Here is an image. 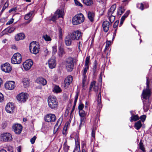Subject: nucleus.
<instances>
[{"mask_svg": "<svg viewBox=\"0 0 152 152\" xmlns=\"http://www.w3.org/2000/svg\"><path fill=\"white\" fill-rule=\"evenodd\" d=\"M1 68L2 71L7 73L10 72L12 70L11 66L8 63L2 64L1 65Z\"/></svg>", "mask_w": 152, "mask_h": 152, "instance_id": "nucleus-9", "label": "nucleus"}, {"mask_svg": "<svg viewBox=\"0 0 152 152\" xmlns=\"http://www.w3.org/2000/svg\"><path fill=\"white\" fill-rule=\"evenodd\" d=\"M137 7L141 10H143L144 9V5L142 3H138L137 5Z\"/></svg>", "mask_w": 152, "mask_h": 152, "instance_id": "nucleus-37", "label": "nucleus"}, {"mask_svg": "<svg viewBox=\"0 0 152 152\" xmlns=\"http://www.w3.org/2000/svg\"><path fill=\"white\" fill-rule=\"evenodd\" d=\"M83 2L87 6H91L93 4V0H82Z\"/></svg>", "mask_w": 152, "mask_h": 152, "instance_id": "nucleus-29", "label": "nucleus"}, {"mask_svg": "<svg viewBox=\"0 0 152 152\" xmlns=\"http://www.w3.org/2000/svg\"><path fill=\"white\" fill-rule=\"evenodd\" d=\"M62 91L61 88L58 86L55 85L53 89V91L56 93H58Z\"/></svg>", "mask_w": 152, "mask_h": 152, "instance_id": "nucleus-27", "label": "nucleus"}, {"mask_svg": "<svg viewBox=\"0 0 152 152\" xmlns=\"http://www.w3.org/2000/svg\"><path fill=\"white\" fill-rule=\"evenodd\" d=\"M146 79L147 87L146 89L143 90L142 95L143 98L145 99L143 101V108L145 112H147L149 109L150 105V102L148 99L151 94L150 90L149 88L150 80H149L148 77H147Z\"/></svg>", "mask_w": 152, "mask_h": 152, "instance_id": "nucleus-1", "label": "nucleus"}, {"mask_svg": "<svg viewBox=\"0 0 152 152\" xmlns=\"http://www.w3.org/2000/svg\"><path fill=\"white\" fill-rule=\"evenodd\" d=\"M94 15L93 12H89L88 13V19L91 21L94 20Z\"/></svg>", "mask_w": 152, "mask_h": 152, "instance_id": "nucleus-31", "label": "nucleus"}, {"mask_svg": "<svg viewBox=\"0 0 152 152\" xmlns=\"http://www.w3.org/2000/svg\"><path fill=\"white\" fill-rule=\"evenodd\" d=\"M140 148L141 150L143 151H145V149L143 147V143L141 142L140 143Z\"/></svg>", "mask_w": 152, "mask_h": 152, "instance_id": "nucleus-53", "label": "nucleus"}, {"mask_svg": "<svg viewBox=\"0 0 152 152\" xmlns=\"http://www.w3.org/2000/svg\"><path fill=\"white\" fill-rule=\"evenodd\" d=\"M9 5V3L8 2H5V3L4 4V5L3 6L2 10L1 11V12H2L5 10V9Z\"/></svg>", "mask_w": 152, "mask_h": 152, "instance_id": "nucleus-46", "label": "nucleus"}, {"mask_svg": "<svg viewBox=\"0 0 152 152\" xmlns=\"http://www.w3.org/2000/svg\"><path fill=\"white\" fill-rule=\"evenodd\" d=\"M0 139L1 141L4 142L10 141L12 140V137L10 134L6 133L1 135Z\"/></svg>", "mask_w": 152, "mask_h": 152, "instance_id": "nucleus-8", "label": "nucleus"}, {"mask_svg": "<svg viewBox=\"0 0 152 152\" xmlns=\"http://www.w3.org/2000/svg\"><path fill=\"white\" fill-rule=\"evenodd\" d=\"M36 82L37 83L43 86H45L47 83L46 80L42 77L37 78L36 80Z\"/></svg>", "mask_w": 152, "mask_h": 152, "instance_id": "nucleus-18", "label": "nucleus"}, {"mask_svg": "<svg viewBox=\"0 0 152 152\" xmlns=\"http://www.w3.org/2000/svg\"><path fill=\"white\" fill-rule=\"evenodd\" d=\"M49 54V52L47 49H45L44 50V55L46 57Z\"/></svg>", "mask_w": 152, "mask_h": 152, "instance_id": "nucleus-64", "label": "nucleus"}, {"mask_svg": "<svg viewBox=\"0 0 152 152\" xmlns=\"http://www.w3.org/2000/svg\"><path fill=\"white\" fill-rule=\"evenodd\" d=\"M56 120V117L54 114H49L45 117V120L46 122H54Z\"/></svg>", "mask_w": 152, "mask_h": 152, "instance_id": "nucleus-11", "label": "nucleus"}, {"mask_svg": "<svg viewBox=\"0 0 152 152\" xmlns=\"http://www.w3.org/2000/svg\"><path fill=\"white\" fill-rule=\"evenodd\" d=\"M70 36L73 40L79 39L82 37L81 32L78 30L73 32Z\"/></svg>", "mask_w": 152, "mask_h": 152, "instance_id": "nucleus-12", "label": "nucleus"}, {"mask_svg": "<svg viewBox=\"0 0 152 152\" xmlns=\"http://www.w3.org/2000/svg\"><path fill=\"white\" fill-rule=\"evenodd\" d=\"M49 67L50 68L53 69L55 68L56 66V62L55 58L52 57L48 61Z\"/></svg>", "mask_w": 152, "mask_h": 152, "instance_id": "nucleus-14", "label": "nucleus"}, {"mask_svg": "<svg viewBox=\"0 0 152 152\" xmlns=\"http://www.w3.org/2000/svg\"><path fill=\"white\" fill-rule=\"evenodd\" d=\"M58 18L57 15H56L55 13L54 15L52 18L51 20L53 21H55Z\"/></svg>", "mask_w": 152, "mask_h": 152, "instance_id": "nucleus-50", "label": "nucleus"}, {"mask_svg": "<svg viewBox=\"0 0 152 152\" xmlns=\"http://www.w3.org/2000/svg\"><path fill=\"white\" fill-rule=\"evenodd\" d=\"M36 139V137L35 136H34L31 139L30 141L31 144H33L34 143Z\"/></svg>", "mask_w": 152, "mask_h": 152, "instance_id": "nucleus-54", "label": "nucleus"}, {"mask_svg": "<svg viewBox=\"0 0 152 152\" xmlns=\"http://www.w3.org/2000/svg\"><path fill=\"white\" fill-rule=\"evenodd\" d=\"M73 80L72 77L71 75H69L66 78L64 81V86L65 88H67L70 84L72 83Z\"/></svg>", "mask_w": 152, "mask_h": 152, "instance_id": "nucleus-17", "label": "nucleus"}, {"mask_svg": "<svg viewBox=\"0 0 152 152\" xmlns=\"http://www.w3.org/2000/svg\"><path fill=\"white\" fill-rule=\"evenodd\" d=\"M146 118V116L145 115H143L141 116L140 117V119L142 121V122H144L145 119Z\"/></svg>", "mask_w": 152, "mask_h": 152, "instance_id": "nucleus-58", "label": "nucleus"}, {"mask_svg": "<svg viewBox=\"0 0 152 152\" xmlns=\"http://www.w3.org/2000/svg\"><path fill=\"white\" fill-rule=\"evenodd\" d=\"M69 147L67 145V141H66L64 144L63 149L64 152H68Z\"/></svg>", "mask_w": 152, "mask_h": 152, "instance_id": "nucleus-35", "label": "nucleus"}, {"mask_svg": "<svg viewBox=\"0 0 152 152\" xmlns=\"http://www.w3.org/2000/svg\"><path fill=\"white\" fill-rule=\"evenodd\" d=\"M75 135V145L76 148H80V144L79 139V135L75 133L74 134Z\"/></svg>", "mask_w": 152, "mask_h": 152, "instance_id": "nucleus-23", "label": "nucleus"}, {"mask_svg": "<svg viewBox=\"0 0 152 152\" xmlns=\"http://www.w3.org/2000/svg\"><path fill=\"white\" fill-rule=\"evenodd\" d=\"M4 100V97L3 95L0 93V102H2Z\"/></svg>", "mask_w": 152, "mask_h": 152, "instance_id": "nucleus-61", "label": "nucleus"}, {"mask_svg": "<svg viewBox=\"0 0 152 152\" xmlns=\"http://www.w3.org/2000/svg\"><path fill=\"white\" fill-rule=\"evenodd\" d=\"M22 58L21 54L17 53L14 54L11 58V63L13 64H19L22 61Z\"/></svg>", "mask_w": 152, "mask_h": 152, "instance_id": "nucleus-6", "label": "nucleus"}, {"mask_svg": "<svg viewBox=\"0 0 152 152\" xmlns=\"http://www.w3.org/2000/svg\"><path fill=\"white\" fill-rule=\"evenodd\" d=\"M52 53L53 55L55 54L57 51V46L56 45H54L52 47Z\"/></svg>", "mask_w": 152, "mask_h": 152, "instance_id": "nucleus-43", "label": "nucleus"}, {"mask_svg": "<svg viewBox=\"0 0 152 152\" xmlns=\"http://www.w3.org/2000/svg\"><path fill=\"white\" fill-rule=\"evenodd\" d=\"M79 114L80 117L85 116L86 115L85 112L83 110L79 111Z\"/></svg>", "mask_w": 152, "mask_h": 152, "instance_id": "nucleus-44", "label": "nucleus"}, {"mask_svg": "<svg viewBox=\"0 0 152 152\" xmlns=\"http://www.w3.org/2000/svg\"><path fill=\"white\" fill-rule=\"evenodd\" d=\"M108 17L109 20L111 23H112L114 21L115 19V16L112 15L110 16L108 15Z\"/></svg>", "mask_w": 152, "mask_h": 152, "instance_id": "nucleus-42", "label": "nucleus"}, {"mask_svg": "<svg viewBox=\"0 0 152 152\" xmlns=\"http://www.w3.org/2000/svg\"><path fill=\"white\" fill-rule=\"evenodd\" d=\"M79 96V93L78 92H77L76 94V95L75 96V99L74 100V104L76 105V103L77 101V100Z\"/></svg>", "mask_w": 152, "mask_h": 152, "instance_id": "nucleus-49", "label": "nucleus"}, {"mask_svg": "<svg viewBox=\"0 0 152 152\" xmlns=\"http://www.w3.org/2000/svg\"><path fill=\"white\" fill-rule=\"evenodd\" d=\"M80 127L81 126L83 125L84 124V121L85 119V116H83V117H80Z\"/></svg>", "mask_w": 152, "mask_h": 152, "instance_id": "nucleus-40", "label": "nucleus"}, {"mask_svg": "<svg viewBox=\"0 0 152 152\" xmlns=\"http://www.w3.org/2000/svg\"><path fill=\"white\" fill-rule=\"evenodd\" d=\"M22 126L20 124H15L12 126V129L15 133L20 134L22 130Z\"/></svg>", "mask_w": 152, "mask_h": 152, "instance_id": "nucleus-13", "label": "nucleus"}, {"mask_svg": "<svg viewBox=\"0 0 152 152\" xmlns=\"http://www.w3.org/2000/svg\"><path fill=\"white\" fill-rule=\"evenodd\" d=\"M14 108V106L13 104L12 103L10 102L7 104L5 108L6 111L10 113L13 112Z\"/></svg>", "mask_w": 152, "mask_h": 152, "instance_id": "nucleus-16", "label": "nucleus"}, {"mask_svg": "<svg viewBox=\"0 0 152 152\" xmlns=\"http://www.w3.org/2000/svg\"><path fill=\"white\" fill-rule=\"evenodd\" d=\"M15 87V83L13 81H8L5 84V88L9 90H12Z\"/></svg>", "mask_w": 152, "mask_h": 152, "instance_id": "nucleus-15", "label": "nucleus"}, {"mask_svg": "<svg viewBox=\"0 0 152 152\" xmlns=\"http://www.w3.org/2000/svg\"><path fill=\"white\" fill-rule=\"evenodd\" d=\"M59 37L60 39L62 38L63 35V32L62 29L60 28L58 29Z\"/></svg>", "mask_w": 152, "mask_h": 152, "instance_id": "nucleus-45", "label": "nucleus"}, {"mask_svg": "<svg viewBox=\"0 0 152 152\" xmlns=\"http://www.w3.org/2000/svg\"><path fill=\"white\" fill-rule=\"evenodd\" d=\"M33 64V61L32 60L29 59L26 60L23 63V66L26 70H28L31 68Z\"/></svg>", "mask_w": 152, "mask_h": 152, "instance_id": "nucleus-10", "label": "nucleus"}, {"mask_svg": "<svg viewBox=\"0 0 152 152\" xmlns=\"http://www.w3.org/2000/svg\"><path fill=\"white\" fill-rule=\"evenodd\" d=\"M75 5L76 6H80V7H83V5L80 3V2L78 1L77 0H74Z\"/></svg>", "mask_w": 152, "mask_h": 152, "instance_id": "nucleus-47", "label": "nucleus"}, {"mask_svg": "<svg viewBox=\"0 0 152 152\" xmlns=\"http://www.w3.org/2000/svg\"><path fill=\"white\" fill-rule=\"evenodd\" d=\"M119 23L118 20L116 21L114 23L113 25V27L114 28H115L118 26Z\"/></svg>", "mask_w": 152, "mask_h": 152, "instance_id": "nucleus-59", "label": "nucleus"}, {"mask_svg": "<svg viewBox=\"0 0 152 152\" xmlns=\"http://www.w3.org/2000/svg\"><path fill=\"white\" fill-rule=\"evenodd\" d=\"M83 78L82 80L83 86V87L85 86V83L86 80V76H83Z\"/></svg>", "mask_w": 152, "mask_h": 152, "instance_id": "nucleus-51", "label": "nucleus"}, {"mask_svg": "<svg viewBox=\"0 0 152 152\" xmlns=\"http://www.w3.org/2000/svg\"><path fill=\"white\" fill-rule=\"evenodd\" d=\"M139 119V117L137 115H132L131 117L130 121L132 122L133 121H136Z\"/></svg>", "mask_w": 152, "mask_h": 152, "instance_id": "nucleus-33", "label": "nucleus"}, {"mask_svg": "<svg viewBox=\"0 0 152 152\" xmlns=\"http://www.w3.org/2000/svg\"><path fill=\"white\" fill-rule=\"evenodd\" d=\"M22 82L24 87H26L29 85V81L27 79H23Z\"/></svg>", "mask_w": 152, "mask_h": 152, "instance_id": "nucleus-34", "label": "nucleus"}, {"mask_svg": "<svg viewBox=\"0 0 152 152\" xmlns=\"http://www.w3.org/2000/svg\"><path fill=\"white\" fill-rule=\"evenodd\" d=\"M125 9L124 7H120L118 10L117 11V15H121L124 12Z\"/></svg>", "mask_w": 152, "mask_h": 152, "instance_id": "nucleus-30", "label": "nucleus"}, {"mask_svg": "<svg viewBox=\"0 0 152 152\" xmlns=\"http://www.w3.org/2000/svg\"><path fill=\"white\" fill-rule=\"evenodd\" d=\"M84 107V105L83 104H80L78 106V109L79 110H83Z\"/></svg>", "mask_w": 152, "mask_h": 152, "instance_id": "nucleus-57", "label": "nucleus"}, {"mask_svg": "<svg viewBox=\"0 0 152 152\" xmlns=\"http://www.w3.org/2000/svg\"><path fill=\"white\" fill-rule=\"evenodd\" d=\"M29 47L30 51L31 53L36 54L39 52V45L37 42L34 41L31 42L30 43Z\"/></svg>", "mask_w": 152, "mask_h": 152, "instance_id": "nucleus-5", "label": "nucleus"}, {"mask_svg": "<svg viewBox=\"0 0 152 152\" xmlns=\"http://www.w3.org/2000/svg\"><path fill=\"white\" fill-rule=\"evenodd\" d=\"M84 16L81 13L78 14L72 18V23L74 25H77L82 23L84 21Z\"/></svg>", "mask_w": 152, "mask_h": 152, "instance_id": "nucleus-3", "label": "nucleus"}, {"mask_svg": "<svg viewBox=\"0 0 152 152\" xmlns=\"http://www.w3.org/2000/svg\"><path fill=\"white\" fill-rule=\"evenodd\" d=\"M102 28L103 30L105 32L108 31L110 27V23L107 21H105L103 23Z\"/></svg>", "mask_w": 152, "mask_h": 152, "instance_id": "nucleus-20", "label": "nucleus"}, {"mask_svg": "<svg viewBox=\"0 0 152 152\" xmlns=\"http://www.w3.org/2000/svg\"><path fill=\"white\" fill-rule=\"evenodd\" d=\"M66 68L68 72H71L73 69L74 65H66Z\"/></svg>", "mask_w": 152, "mask_h": 152, "instance_id": "nucleus-36", "label": "nucleus"}, {"mask_svg": "<svg viewBox=\"0 0 152 152\" xmlns=\"http://www.w3.org/2000/svg\"><path fill=\"white\" fill-rule=\"evenodd\" d=\"M48 103L49 107L52 109L56 108L58 105V102L56 97L50 96L48 98Z\"/></svg>", "mask_w": 152, "mask_h": 152, "instance_id": "nucleus-4", "label": "nucleus"}, {"mask_svg": "<svg viewBox=\"0 0 152 152\" xmlns=\"http://www.w3.org/2000/svg\"><path fill=\"white\" fill-rule=\"evenodd\" d=\"M43 37L45 40L47 41H50L51 40V39L50 37L47 34L44 35L43 36Z\"/></svg>", "mask_w": 152, "mask_h": 152, "instance_id": "nucleus-39", "label": "nucleus"}, {"mask_svg": "<svg viewBox=\"0 0 152 152\" xmlns=\"http://www.w3.org/2000/svg\"><path fill=\"white\" fill-rule=\"evenodd\" d=\"M130 13V11L128 10L125 13V14L123 15L124 16V18H126L129 15Z\"/></svg>", "mask_w": 152, "mask_h": 152, "instance_id": "nucleus-62", "label": "nucleus"}, {"mask_svg": "<svg viewBox=\"0 0 152 152\" xmlns=\"http://www.w3.org/2000/svg\"><path fill=\"white\" fill-rule=\"evenodd\" d=\"M55 14L57 15L58 18L63 17L64 15V11L62 10H57Z\"/></svg>", "mask_w": 152, "mask_h": 152, "instance_id": "nucleus-26", "label": "nucleus"}, {"mask_svg": "<svg viewBox=\"0 0 152 152\" xmlns=\"http://www.w3.org/2000/svg\"><path fill=\"white\" fill-rule=\"evenodd\" d=\"M116 6L115 4L113 5L109 9L108 12V16L111 15L114 12L116 8Z\"/></svg>", "mask_w": 152, "mask_h": 152, "instance_id": "nucleus-24", "label": "nucleus"}, {"mask_svg": "<svg viewBox=\"0 0 152 152\" xmlns=\"http://www.w3.org/2000/svg\"><path fill=\"white\" fill-rule=\"evenodd\" d=\"M7 125V124L6 122L5 121L3 122L1 125L2 128L3 129H4L6 127Z\"/></svg>", "mask_w": 152, "mask_h": 152, "instance_id": "nucleus-56", "label": "nucleus"}, {"mask_svg": "<svg viewBox=\"0 0 152 152\" xmlns=\"http://www.w3.org/2000/svg\"><path fill=\"white\" fill-rule=\"evenodd\" d=\"M67 129L66 127H64L62 132V133L64 135H66V134Z\"/></svg>", "mask_w": 152, "mask_h": 152, "instance_id": "nucleus-52", "label": "nucleus"}, {"mask_svg": "<svg viewBox=\"0 0 152 152\" xmlns=\"http://www.w3.org/2000/svg\"><path fill=\"white\" fill-rule=\"evenodd\" d=\"M14 19L11 18L6 23L7 25H10L12 24L13 22Z\"/></svg>", "mask_w": 152, "mask_h": 152, "instance_id": "nucleus-60", "label": "nucleus"}, {"mask_svg": "<svg viewBox=\"0 0 152 152\" xmlns=\"http://www.w3.org/2000/svg\"><path fill=\"white\" fill-rule=\"evenodd\" d=\"M92 88L96 92L99 91V94L98 95V98L97 102L98 103V106L99 107H102L101 105V91L100 87L98 86L96 84V82L95 81H93L91 83L89 87V91H91L92 90Z\"/></svg>", "mask_w": 152, "mask_h": 152, "instance_id": "nucleus-2", "label": "nucleus"}, {"mask_svg": "<svg viewBox=\"0 0 152 152\" xmlns=\"http://www.w3.org/2000/svg\"><path fill=\"white\" fill-rule=\"evenodd\" d=\"M90 63V56H87L85 60V66H88Z\"/></svg>", "mask_w": 152, "mask_h": 152, "instance_id": "nucleus-38", "label": "nucleus"}, {"mask_svg": "<svg viewBox=\"0 0 152 152\" xmlns=\"http://www.w3.org/2000/svg\"><path fill=\"white\" fill-rule=\"evenodd\" d=\"M15 29V27H10L8 30V31L9 32H13Z\"/></svg>", "mask_w": 152, "mask_h": 152, "instance_id": "nucleus-55", "label": "nucleus"}, {"mask_svg": "<svg viewBox=\"0 0 152 152\" xmlns=\"http://www.w3.org/2000/svg\"><path fill=\"white\" fill-rule=\"evenodd\" d=\"M61 120H60V119H58L54 127V133H56V132L58 130L59 127L61 125Z\"/></svg>", "mask_w": 152, "mask_h": 152, "instance_id": "nucleus-25", "label": "nucleus"}, {"mask_svg": "<svg viewBox=\"0 0 152 152\" xmlns=\"http://www.w3.org/2000/svg\"><path fill=\"white\" fill-rule=\"evenodd\" d=\"M130 13V11L128 10L125 13V14L123 15L124 16V18H126L129 15Z\"/></svg>", "mask_w": 152, "mask_h": 152, "instance_id": "nucleus-63", "label": "nucleus"}, {"mask_svg": "<svg viewBox=\"0 0 152 152\" xmlns=\"http://www.w3.org/2000/svg\"><path fill=\"white\" fill-rule=\"evenodd\" d=\"M25 36L23 33H20L17 34L15 37V39L16 41L23 40L25 38Z\"/></svg>", "mask_w": 152, "mask_h": 152, "instance_id": "nucleus-21", "label": "nucleus"}, {"mask_svg": "<svg viewBox=\"0 0 152 152\" xmlns=\"http://www.w3.org/2000/svg\"><path fill=\"white\" fill-rule=\"evenodd\" d=\"M97 62L95 61L94 63V65L93 66V72L94 73H95L96 71V69L97 67Z\"/></svg>", "mask_w": 152, "mask_h": 152, "instance_id": "nucleus-41", "label": "nucleus"}, {"mask_svg": "<svg viewBox=\"0 0 152 152\" xmlns=\"http://www.w3.org/2000/svg\"><path fill=\"white\" fill-rule=\"evenodd\" d=\"M72 40L70 35H67L65 39V42L66 45L67 46L70 45L71 44Z\"/></svg>", "mask_w": 152, "mask_h": 152, "instance_id": "nucleus-22", "label": "nucleus"}, {"mask_svg": "<svg viewBox=\"0 0 152 152\" xmlns=\"http://www.w3.org/2000/svg\"><path fill=\"white\" fill-rule=\"evenodd\" d=\"M142 126L141 121H139L135 124L134 127L136 129L138 130Z\"/></svg>", "mask_w": 152, "mask_h": 152, "instance_id": "nucleus-32", "label": "nucleus"}, {"mask_svg": "<svg viewBox=\"0 0 152 152\" xmlns=\"http://www.w3.org/2000/svg\"><path fill=\"white\" fill-rule=\"evenodd\" d=\"M73 61V59L72 58L70 57L68 58L66 61V65H74Z\"/></svg>", "mask_w": 152, "mask_h": 152, "instance_id": "nucleus-28", "label": "nucleus"}, {"mask_svg": "<svg viewBox=\"0 0 152 152\" xmlns=\"http://www.w3.org/2000/svg\"><path fill=\"white\" fill-rule=\"evenodd\" d=\"M34 11H31L25 15L24 18L25 20H27L29 19L28 22V23H29L32 20V18L31 17L34 15Z\"/></svg>", "mask_w": 152, "mask_h": 152, "instance_id": "nucleus-19", "label": "nucleus"}, {"mask_svg": "<svg viewBox=\"0 0 152 152\" xmlns=\"http://www.w3.org/2000/svg\"><path fill=\"white\" fill-rule=\"evenodd\" d=\"M88 69V66H86V67L84 68L83 70V76H86V74L87 72V70Z\"/></svg>", "mask_w": 152, "mask_h": 152, "instance_id": "nucleus-48", "label": "nucleus"}, {"mask_svg": "<svg viewBox=\"0 0 152 152\" xmlns=\"http://www.w3.org/2000/svg\"><path fill=\"white\" fill-rule=\"evenodd\" d=\"M28 95L27 93H21L18 95L16 98L20 102H24L27 99Z\"/></svg>", "mask_w": 152, "mask_h": 152, "instance_id": "nucleus-7", "label": "nucleus"}]
</instances>
